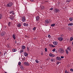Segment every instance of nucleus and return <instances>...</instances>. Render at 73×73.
Here are the masks:
<instances>
[{"label": "nucleus", "mask_w": 73, "mask_h": 73, "mask_svg": "<svg viewBox=\"0 0 73 73\" xmlns=\"http://www.w3.org/2000/svg\"><path fill=\"white\" fill-rule=\"evenodd\" d=\"M58 52L60 54H63V53L64 52V50L60 48L59 49Z\"/></svg>", "instance_id": "f257e3e1"}, {"label": "nucleus", "mask_w": 73, "mask_h": 73, "mask_svg": "<svg viewBox=\"0 0 73 73\" xmlns=\"http://www.w3.org/2000/svg\"><path fill=\"white\" fill-rule=\"evenodd\" d=\"M13 5V3L11 2H10L7 4V7H11V6Z\"/></svg>", "instance_id": "f03ea898"}, {"label": "nucleus", "mask_w": 73, "mask_h": 73, "mask_svg": "<svg viewBox=\"0 0 73 73\" xmlns=\"http://www.w3.org/2000/svg\"><path fill=\"white\" fill-rule=\"evenodd\" d=\"M54 11L55 13H59V12H60V10L57 9H55Z\"/></svg>", "instance_id": "7ed1b4c3"}, {"label": "nucleus", "mask_w": 73, "mask_h": 73, "mask_svg": "<svg viewBox=\"0 0 73 73\" xmlns=\"http://www.w3.org/2000/svg\"><path fill=\"white\" fill-rule=\"evenodd\" d=\"M14 17V16L13 15H10L9 17V19H10V20H13Z\"/></svg>", "instance_id": "20e7f679"}, {"label": "nucleus", "mask_w": 73, "mask_h": 73, "mask_svg": "<svg viewBox=\"0 0 73 73\" xmlns=\"http://www.w3.org/2000/svg\"><path fill=\"white\" fill-rule=\"evenodd\" d=\"M45 25L46 26H47V24L49 23V22L47 20H45Z\"/></svg>", "instance_id": "39448f33"}, {"label": "nucleus", "mask_w": 73, "mask_h": 73, "mask_svg": "<svg viewBox=\"0 0 73 73\" xmlns=\"http://www.w3.org/2000/svg\"><path fill=\"white\" fill-rule=\"evenodd\" d=\"M22 19L23 22H25V21H26V18H25V16L22 18Z\"/></svg>", "instance_id": "423d86ee"}, {"label": "nucleus", "mask_w": 73, "mask_h": 73, "mask_svg": "<svg viewBox=\"0 0 73 73\" xmlns=\"http://www.w3.org/2000/svg\"><path fill=\"white\" fill-rule=\"evenodd\" d=\"M9 13H10V14H12L13 15H15V13H14V11H10L9 12Z\"/></svg>", "instance_id": "0eeeda50"}, {"label": "nucleus", "mask_w": 73, "mask_h": 73, "mask_svg": "<svg viewBox=\"0 0 73 73\" xmlns=\"http://www.w3.org/2000/svg\"><path fill=\"white\" fill-rule=\"evenodd\" d=\"M63 39V38L62 37H59L58 38V40L60 41H62Z\"/></svg>", "instance_id": "6e6552de"}, {"label": "nucleus", "mask_w": 73, "mask_h": 73, "mask_svg": "<svg viewBox=\"0 0 73 73\" xmlns=\"http://www.w3.org/2000/svg\"><path fill=\"white\" fill-rule=\"evenodd\" d=\"M40 19V17L38 16H37L36 17V20L37 21H38Z\"/></svg>", "instance_id": "1a4fd4ad"}, {"label": "nucleus", "mask_w": 73, "mask_h": 73, "mask_svg": "<svg viewBox=\"0 0 73 73\" xmlns=\"http://www.w3.org/2000/svg\"><path fill=\"white\" fill-rule=\"evenodd\" d=\"M49 56H50L52 57H54V56H55L53 54H52L51 53H50L49 54Z\"/></svg>", "instance_id": "9d476101"}, {"label": "nucleus", "mask_w": 73, "mask_h": 73, "mask_svg": "<svg viewBox=\"0 0 73 73\" xmlns=\"http://www.w3.org/2000/svg\"><path fill=\"white\" fill-rule=\"evenodd\" d=\"M56 58V60H58V61H60V60H61V58L60 57H57Z\"/></svg>", "instance_id": "9b49d317"}, {"label": "nucleus", "mask_w": 73, "mask_h": 73, "mask_svg": "<svg viewBox=\"0 0 73 73\" xmlns=\"http://www.w3.org/2000/svg\"><path fill=\"white\" fill-rule=\"evenodd\" d=\"M13 39L14 40H15V39H16V35H15V34H13Z\"/></svg>", "instance_id": "f8f14e48"}, {"label": "nucleus", "mask_w": 73, "mask_h": 73, "mask_svg": "<svg viewBox=\"0 0 73 73\" xmlns=\"http://www.w3.org/2000/svg\"><path fill=\"white\" fill-rule=\"evenodd\" d=\"M24 54L25 56H27L28 55V54L27 53V52L24 53Z\"/></svg>", "instance_id": "ddd939ff"}, {"label": "nucleus", "mask_w": 73, "mask_h": 73, "mask_svg": "<svg viewBox=\"0 0 73 73\" xmlns=\"http://www.w3.org/2000/svg\"><path fill=\"white\" fill-rule=\"evenodd\" d=\"M24 26H27V27L28 26V23H24L23 24Z\"/></svg>", "instance_id": "4468645a"}, {"label": "nucleus", "mask_w": 73, "mask_h": 73, "mask_svg": "<svg viewBox=\"0 0 73 73\" xmlns=\"http://www.w3.org/2000/svg\"><path fill=\"white\" fill-rule=\"evenodd\" d=\"M5 35V33L4 32H2L1 34V36H3Z\"/></svg>", "instance_id": "2eb2a0df"}, {"label": "nucleus", "mask_w": 73, "mask_h": 73, "mask_svg": "<svg viewBox=\"0 0 73 73\" xmlns=\"http://www.w3.org/2000/svg\"><path fill=\"white\" fill-rule=\"evenodd\" d=\"M20 68L21 70H24V68L23 67V66L22 65H21L20 66Z\"/></svg>", "instance_id": "dca6fc26"}, {"label": "nucleus", "mask_w": 73, "mask_h": 73, "mask_svg": "<svg viewBox=\"0 0 73 73\" xmlns=\"http://www.w3.org/2000/svg\"><path fill=\"white\" fill-rule=\"evenodd\" d=\"M17 27L18 28H20L21 27V25L20 24H18L17 25Z\"/></svg>", "instance_id": "f3484780"}, {"label": "nucleus", "mask_w": 73, "mask_h": 73, "mask_svg": "<svg viewBox=\"0 0 73 73\" xmlns=\"http://www.w3.org/2000/svg\"><path fill=\"white\" fill-rule=\"evenodd\" d=\"M58 43L57 42L55 41L54 42L53 44L54 45H57Z\"/></svg>", "instance_id": "a211bd4d"}, {"label": "nucleus", "mask_w": 73, "mask_h": 73, "mask_svg": "<svg viewBox=\"0 0 73 73\" xmlns=\"http://www.w3.org/2000/svg\"><path fill=\"white\" fill-rule=\"evenodd\" d=\"M68 25V26H72V25H73V23H69Z\"/></svg>", "instance_id": "6ab92c4d"}, {"label": "nucleus", "mask_w": 73, "mask_h": 73, "mask_svg": "<svg viewBox=\"0 0 73 73\" xmlns=\"http://www.w3.org/2000/svg\"><path fill=\"white\" fill-rule=\"evenodd\" d=\"M22 49H25V46L24 45L22 46Z\"/></svg>", "instance_id": "aec40b11"}, {"label": "nucleus", "mask_w": 73, "mask_h": 73, "mask_svg": "<svg viewBox=\"0 0 73 73\" xmlns=\"http://www.w3.org/2000/svg\"><path fill=\"white\" fill-rule=\"evenodd\" d=\"M50 46L51 47V48H54V47H56V46H54L53 45H52V44H50Z\"/></svg>", "instance_id": "412c9836"}, {"label": "nucleus", "mask_w": 73, "mask_h": 73, "mask_svg": "<svg viewBox=\"0 0 73 73\" xmlns=\"http://www.w3.org/2000/svg\"><path fill=\"white\" fill-rule=\"evenodd\" d=\"M13 51L14 52H16V51H17V49H16V48H13Z\"/></svg>", "instance_id": "4be33fe9"}, {"label": "nucleus", "mask_w": 73, "mask_h": 73, "mask_svg": "<svg viewBox=\"0 0 73 73\" xmlns=\"http://www.w3.org/2000/svg\"><path fill=\"white\" fill-rule=\"evenodd\" d=\"M11 23L10 22L8 23V25L9 27H11Z\"/></svg>", "instance_id": "5701e85b"}, {"label": "nucleus", "mask_w": 73, "mask_h": 73, "mask_svg": "<svg viewBox=\"0 0 73 73\" xmlns=\"http://www.w3.org/2000/svg\"><path fill=\"white\" fill-rule=\"evenodd\" d=\"M37 28L36 27H34L33 28V31H36V29Z\"/></svg>", "instance_id": "b1692460"}, {"label": "nucleus", "mask_w": 73, "mask_h": 73, "mask_svg": "<svg viewBox=\"0 0 73 73\" xmlns=\"http://www.w3.org/2000/svg\"><path fill=\"white\" fill-rule=\"evenodd\" d=\"M67 50H68V51H69V50L70 51V50H71L70 49V48H69V47H67Z\"/></svg>", "instance_id": "393cba45"}, {"label": "nucleus", "mask_w": 73, "mask_h": 73, "mask_svg": "<svg viewBox=\"0 0 73 73\" xmlns=\"http://www.w3.org/2000/svg\"><path fill=\"white\" fill-rule=\"evenodd\" d=\"M66 54H68L69 53V51H68L67 50H66Z\"/></svg>", "instance_id": "a878e982"}, {"label": "nucleus", "mask_w": 73, "mask_h": 73, "mask_svg": "<svg viewBox=\"0 0 73 73\" xmlns=\"http://www.w3.org/2000/svg\"><path fill=\"white\" fill-rule=\"evenodd\" d=\"M55 25V23L52 24L51 25V27H54Z\"/></svg>", "instance_id": "bb28decb"}, {"label": "nucleus", "mask_w": 73, "mask_h": 73, "mask_svg": "<svg viewBox=\"0 0 73 73\" xmlns=\"http://www.w3.org/2000/svg\"><path fill=\"white\" fill-rule=\"evenodd\" d=\"M2 18H3V15L0 14V19Z\"/></svg>", "instance_id": "cd10ccee"}, {"label": "nucleus", "mask_w": 73, "mask_h": 73, "mask_svg": "<svg viewBox=\"0 0 73 73\" xmlns=\"http://www.w3.org/2000/svg\"><path fill=\"white\" fill-rule=\"evenodd\" d=\"M29 64H28V62H26V64L25 65V66H29Z\"/></svg>", "instance_id": "c85d7f7f"}, {"label": "nucleus", "mask_w": 73, "mask_h": 73, "mask_svg": "<svg viewBox=\"0 0 73 73\" xmlns=\"http://www.w3.org/2000/svg\"><path fill=\"white\" fill-rule=\"evenodd\" d=\"M41 8L42 9H44L45 7H44L42 6L41 7Z\"/></svg>", "instance_id": "c756f323"}, {"label": "nucleus", "mask_w": 73, "mask_h": 73, "mask_svg": "<svg viewBox=\"0 0 73 73\" xmlns=\"http://www.w3.org/2000/svg\"><path fill=\"white\" fill-rule=\"evenodd\" d=\"M70 40L71 41H72V40H73V37H71L70 38Z\"/></svg>", "instance_id": "7c9ffc66"}, {"label": "nucleus", "mask_w": 73, "mask_h": 73, "mask_svg": "<svg viewBox=\"0 0 73 73\" xmlns=\"http://www.w3.org/2000/svg\"><path fill=\"white\" fill-rule=\"evenodd\" d=\"M54 59L53 58H52L50 59V61H52V62H53L54 61Z\"/></svg>", "instance_id": "2f4dec72"}, {"label": "nucleus", "mask_w": 73, "mask_h": 73, "mask_svg": "<svg viewBox=\"0 0 73 73\" xmlns=\"http://www.w3.org/2000/svg\"><path fill=\"white\" fill-rule=\"evenodd\" d=\"M35 62L36 63H38L39 62V61H38L37 60H35Z\"/></svg>", "instance_id": "473e14b6"}, {"label": "nucleus", "mask_w": 73, "mask_h": 73, "mask_svg": "<svg viewBox=\"0 0 73 73\" xmlns=\"http://www.w3.org/2000/svg\"><path fill=\"white\" fill-rule=\"evenodd\" d=\"M69 20L71 21H72L73 20V19H72V18H70Z\"/></svg>", "instance_id": "72a5a7b5"}, {"label": "nucleus", "mask_w": 73, "mask_h": 73, "mask_svg": "<svg viewBox=\"0 0 73 73\" xmlns=\"http://www.w3.org/2000/svg\"><path fill=\"white\" fill-rule=\"evenodd\" d=\"M18 65L19 66H21V62H19V63H18Z\"/></svg>", "instance_id": "f704fd0d"}, {"label": "nucleus", "mask_w": 73, "mask_h": 73, "mask_svg": "<svg viewBox=\"0 0 73 73\" xmlns=\"http://www.w3.org/2000/svg\"><path fill=\"white\" fill-rule=\"evenodd\" d=\"M70 0H67V1H66V3H69V2H70Z\"/></svg>", "instance_id": "c9c22d12"}, {"label": "nucleus", "mask_w": 73, "mask_h": 73, "mask_svg": "<svg viewBox=\"0 0 73 73\" xmlns=\"http://www.w3.org/2000/svg\"><path fill=\"white\" fill-rule=\"evenodd\" d=\"M24 52V50H21L20 51V53H22V52Z\"/></svg>", "instance_id": "e433bc0d"}, {"label": "nucleus", "mask_w": 73, "mask_h": 73, "mask_svg": "<svg viewBox=\"0 0 73 73\" xmlns=\"http://www.w3.org/2000/svg\"><path fill=\"white\" fill-rule=\"evenodd\" d=\"M51 36H50V35H48V37L49 38H50Z\"/></svg>", "instance_id": "4c0bfd02"}, {"label": "nucleus", "mask_w": 73, "mask_h": 73, "mask_svg": "<svg viewBox=\"0 0 73 73\" xmlns=\"http://www.w3.org/2000/svg\"><path fill=\"white\" fill-rule=\"evenodd\" d=\"M53 52H55L56 51V49L54 48L53 50H52Z\"/></svg>", "instance_id": "58836bf2"}, {"label": "nucleus", "mask_w": 73, "mask_h": 73, "mask_svg": "<svg viewBox=\"0 0 73 73\" xmlns=\"http://www.w3.org/2000/svg\"><path fill=\"white\" fill-rule=\"evenodd\" d=\"M70 71H71V72H73V69H72V68H71L70 70Z\"/></svg>", "instance_id": "ea45409f"}, {"label": "nucleus", "mask_w": 73, "mask_h": 73, "mask_svg": "<svg viewBox=\"0 0 73 73\" xmlns=\"http://www.w3.org/2000/svg\"><path fill=\"white\" fill-rule=\"evenodd\" d=\"M45 52H47V48H45Z\"/></svg>", "instance_id": "a19ab883"}, {"label": "nucleus", "mask_w": 73, "mask_h": 73, "mask_svg": "<svg viewBox=\"0 0 73 73\" xmlns=\"http://www.w3.org/2000/svg\"><path fill=\"white\" fill-rule=\"evenodd\" d=\"M53 8H52L50 9V11H52V10H53Z\"/></svg>", "instance_id": "79ce46f5"}, {"label": "nucleus", "mask_w": 73, "mask_h": 73, "mask_svg": "<svg viewBox=\"0 0 73 73\" xmlns=\"http://www.w3.org/2000/svg\"><path fill=\"white\" fill-rule=\"evenodd\" d=\"M27 49L28 51H29V47H27Z\"/></svg>", "instance_id": "37998d69"}, {"label": "nucleus", "mask_w": 73, "mask_h": 73, "mask_svg": "<svg viewBox=\"0 0 73 73\" xmlns=\"http://www.w3.org/2000/svg\"><path fill=\"white\" fill-rule=\"evenodd\" d=\"M26 63H27V62H24V65H25L26 64Z\"/></svg>", "instance_id": "c03bdc74"}, {"label": "nucleus", "mask_w": 73, "mask_h": 73, "mask_svg": "<svg viewBox=\"0 0 73 73\" xmlns=\"http://www.w3.org/2000/svg\"><path fill=\"white\" fill-rule=\"evenodd\" d=\"M60 57L61 58H64V57L63 56H61Z\"/></svg>", "instance_id": "a18cd8bd"}, {"label": "nucleus", "mask_w": 73, "mask_h": 73, "mask_svg": "<svg viewBox=\"0 0 73 73\" xmlns=\"http://www.w3.org/2000/svg\"><path fill=\"white\" fill-rule=\"evenodd\" d=\"M41 54L42 56V55H44V53H43V52H42L41 53Z\"/></svg>", "instance_id": "49530a36"}, {"label": "nucleus", "mask_w": 73, "mask_h": 73, "mask_svg": "<svg viewBox=\"0 0 73 73\" xmlns=\"http://www.w3.org/2000/svg\"><path fill=\"white\" fill-rule=\"evenodd\" d=\"M60 62H57V65H58V64H60Z\"/></svg>", "instance_id": "de8ad7c7"}, {"label": "nucleus", "mask_w": 73, "mask_h": 73, "mask_svg": "<svg viewBox=\"0 0 73 73\" xmlns=\"http://www.w3.org/2000/svg\"><path fill=\"white\" fill-rule=\"evenodd\" d=\"M31 2H33L34 0H30Z\"/></svg>", "instance_id": "09e8293b"}, {"label": "nucleus", "mask_w": 73, "mask_h": 73, "mask_svg": "<svg viewBox=\"0 0 73 73\" xmlns=\"http://www.w3.org/2000/svg\"><path fill=\"white\" fill-rule=\"evenodd\" d=\"M15 44H16L17 43V42H16V40H15Z\"/></svg>", "instance_id": "8fccbe9b"}, {"label": "nucleus", "mask_w": 73, "mask_h": 73, "mask_svg": "<svg viewBox=\"0 0 73 73\" xmlns=\"http://www.w3.org/2000/svg\"><path fill=\"white\" fill-rule=\"evenodd\" d=\"M1 52L0 51V55H1Z\"/></svg>", "instance_id": "3c124183"}, {"label": "nucleus", "mask_w": 73, "mask_h": 73, "mask_svg": "<svg viewBox=\"0 0 73 73\" xmlns=\"http://www.w3.org/2000/svg\"><path fill=\"white\" fill-rule=\"evenodd\" d=\"M7 47H8V48H9V46L8 45Z\"/></svg>", "instance_id": "603ef678"}, {"label": "nucleus", "mask_w": 73, "mask_h": 73, "mask_svg": "<svg viewBox=\"0 0 73 73\" xmlns=\"http://www.w3.org/2000/svg\"><path fill=\"white\" fill-rule=\"evenodd\" d=\"M63 35H61V37H63Z\"/></svg>", "instance_id": "864d4df0"}, {"label": "nucleus", "mask_w": 73, "mask_h": 73, "mask_svg": "<svg viewBox=\"0 0 73 73\" xmlns=\"http://www.w3.org/2000/svg\"><path fill=\"white\" fill-rule=\"evenodd\" d=\"M4 56H5V53H4Z\"/></svg>", "instance_id": "5fc2aeb1"}, {"label": "nucleus", "mask_w": 73, "mask_h": 73, "mask_svg": "<svg viewBox=\"0 0 73 73\" xmlns=\"http://www.w3.org/2000/svg\"><path fill=\"white\" fill-rule=\"evenodd\" d=\"M72 45H73V41H72Z\"/></svg>", "instance_id": "6e6d98bb"}, {"label": "nucleus", "mask_w": 73, "mask_h": 73, "mask_svg": "<svg viewBox=\"0 0 73 73\" xmlns=\"http://www.w3.org/2000/svg\"><path fill=\"white\" fill-rule=\"evenodd\" d=\"M5 62H6L7 63V61H5Z\"/></svg>", "instance_id": "4d7b16f0"}, {"label": "nucleus", "mask_w": 73, "mask_h": 73, "mask_svg": "<svg viewBox=\"0 0 73 73\" xmlns=\"http://www.w3.org/2000/svg\"><path fill=\"white\" fill-rule=\"evenodd\" d=\"M5 73H7V72H5Z\"/></svg>", "instance_id": "13d9d810"}, {"label": "nucleus", "mask_w": 73, "mask_h": 73, "mask_svg": "<svg viewBox=\"0 0 73 73\" xmlns=\"http://www.w3.org/2000/svg\"><path fill=\"white\" fill-rule=\"evenodd\" d=\"M0 68H1V67H0Z\"/></svg>", "instance_id": "bf43d9fd"}]
</instances>
